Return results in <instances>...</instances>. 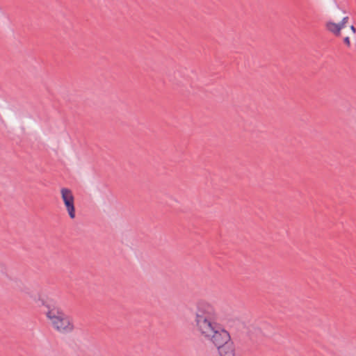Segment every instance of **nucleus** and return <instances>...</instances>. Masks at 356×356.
<instances>
[{
	"label": "nucleus",
	"instance_id": "f257e3e1",
	"mask_svg": "<svg viewBox=\"0 0 356 356\" xmlns=\"http://www.w3.org/2000/svg\"><path fill=\"white\" fill-rule=\"evenodd\" d=\"M218 313L210 302L200 301L194 312V327L198 334L213 345L219 356H236V348L229 332L216 322Z\"/></svg>",
	"mask_w": 356,
	"mask_h": 356
},
{
	"label": "nucleus",
	"instance_id": "f03ea898",
	"mask_svg": "<svg viewBox=\"0 0 356 356\" xmlns=\"http://www.w3.org/2000/svg\"><path fill=\"white\" fill-rule=\"evenodd\" d=\"M46 316L51 327L58 332L67 334L73 332L74 325L72 318L57 306H47Z\"/></svg>",
	"mask_w": 356,
	"mask_h": 356
},
{
	"label": "nucleus",
	"instance_id": "7ed1b4c3",
	"mask_svg": "<svg viewBox=\"0 0 356 356\" xmlns=\"http://www.w3.org/2000/svg\"><path fill=\"white\" fill-rule=\"evenodd\" d=\"M60 195L66 210L70 218L74 219L76 216L74 207V197L72 191L67 188L60 189Z\"/></svg>",
	"mask_w": 356,
	"mask_h": 356
},
{
	"label": "nucleus",
	"instance_id": "20e7f679",
	"mask_svg": "<svg viewBox=\"0 0 356 356\" xmlns=\"http://www.w3.org/2000/svg\"><path fill=\"white\" fill-rule=\"evenodd\" d=\"M326 29L336 36L341 35L342 28L339 23L337 24L333 22H327L325 24Z\"/></svg>",
	"mask_w": 356,
	"mask_h": 356
},
{
	"label": "nucleus",
	"instance_id": "39448f33",
	"mask_svg": "<svg viewBox=\"0 0 356 356\" xmlns=\"http://www.w3.org/2000/svg\"><path fill=\"white\" fill-rule=\"evenodd\" d=\"M22 291L26 294L28 296H29L31 298L33 299V300H36V296L35 294L33 293V292L31 290V289L29 287H26L25 286L23 289H22Z\"/></svg>",
	"mask_w": 356,
	"mask_h": 356
},
{
	"label": "nucleus",
	"instance_id": "423d86ee",
	"mask_svg": "<svg viewBox=\"0 0 356 356\" xmlns=\"http://www.w3.org/2000/svg\"><path fill=\"white\" fill-rule=\"evenodd\" d=\"M349 17L348 16L343 17L341 22H339L341 27L343 29L346 26V23L348 21Z\"/></svg>",
	"mask_w": 356,
	"mask_h": 356
},
{
	"label": "nucleus",
	"instance_id": "0eeeda50",
	"mask_svg": "<svg viewBox=\"0 0 356 356\" xmlns=\"http://www.w3.org/2000/svg\"><path fill=\"white\" fill-rule=\"evenodd\" d=\"M343 42L344 43L348 46V47H350V39L348 37H346L344 39H343Z\"/></svg>",
	"mask_w": 356,
	"mask_h": 356
},
{
	"label": "nucleus",
	"instance_id": "6e6552de",
	"mask_svg": "<svg viewBox=\"0 0 356 356\" xmlns=\"http://www.w3.org/2000/svg\"><path fill=\"white\" fill-rule=\"evenodd\" d=\"M350 30H351L352 33H353V34H355V32H356V29H355V26H354L353 25H351V26H350Z\"/></svg>",
	"mask_w": 356,
	"mask_h": 356
}]
</instances>
